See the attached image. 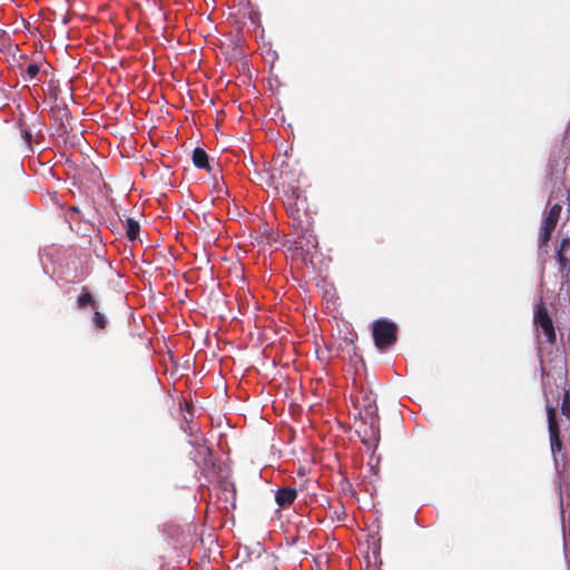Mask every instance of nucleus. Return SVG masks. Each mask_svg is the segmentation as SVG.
<instances>
[{
    "label": "nucleus",
    "instance_id": "1",
    "mask_svg": "<svg viewBox=\"0 0 570 570\" xmlns=\"http://www.w3.org/2000/svg\"><path fill=\"white\" fill-rule=\"evenodd\" d=\"M542 383H544L548 434H550V446L552 456H554L556 471H566L564 462H562L564 460V454L562 453V441L560 436V423L557 419V409L560 406L561 415L570 420V395L561 385L548 387L547 382Z\"/></svg>",
    "mask_w": 570,
    "mask_h": 570
},
{
    "label": "nucleus",
    "instance_id": "2",
    "mask_svg": "<svg viewBox=\"0 0 570 570\" xmlns=\"http://www.w3.org/2000/svg\"><path fill=\"white\" fill-rule=\"evenodd\" d=\"M557 475H559V504L561 530H563L564 559L568 570H570V475L566 471H559Z\"/></svg>",
    "mask_w": 570,
    "mask_h": 570
},
{
    "label": "nucleus",
    "instance_id": "3",
    "mask_svg": "<svg viewBox=\"0 0 570 570\" xmlns=\"http://www.w3.org/2000/svg\"><path fill=\"white\" fill-rule=\"evenodd\" d=\"M374 345L379 351L389 350L397 341V325L387 320H375L373 323Z\"/></svg>",
    "mask_w": 570,
    "mask_h": 570
},
{
    "label": "nucleus",
    "instance_id": "4",
    "mask_svg": "<svg viewBox=\"0 0 570 570\" xmlns=\"http://www.w3.org/2000/svg\"><path fill=\"white\" fill-rule=\"evenodd\" d=\"M564 163H562L559 157L551 155L550 158H548L547 184L550 185L551 187L548 204H551V199L556 198L558 195L562 193V187L564 186V180H562V176L564 175Z\"/></svg>",
    "mask_w": 570,
    "mask_h": 570
},
{
    "label": "nucleus",
    "instance_id": "5",
    "mask_svg": "<svg viewBox=\"0 0 570 570\" xmlns=\"http://www.w3.org/2000/svg\"><path fill=\"white\" fill-rule=\"evenodd\" d=\"M361 424L356 434L361 439V443L367 449L375 450L380 442V417L377 416H360Z\"/></svg>",
    "mask_w": 570,
    "mask_h": 570
},
{
    "label": "nucleus",
    "instance_id": "6",
    "mask_svg": "<svg viewBox=\"0 0 570 570\" xmlns=\"http://www.w3.org/2000/svg\"><path fill=\"white\" fill-rule=\"evenodd\" d=\"M77 307L78 309H92V324L97 330H104L107 327L108 320L107 316L99 313V303L94 297V295L88 291L87 287H82L81 294L78 295L77 298Z\"/></svg>",
    "mask_w": 570,
    "mask_h": 570
},
{
    "label": "nucleus",
    "instance_id": "7",
    "mask_svg": "<svg viewBox=\"0 0 570 570\" xmlns=\"http://www.w3.org/2000/svg\"><path fill=\"white\" fill-rule=\"evenodd\" d=\"M355 406L360 407V416H377L376 395L368 385H361L355 395Z\"/></svg>",
    "mask_w": 570,
    "mask_h": 570
},
{
    "label": "nucleus",
    "instance_id": "8",
    "mask_svg": "<svg viewBox=\"0 0 570 570\" xmlns=\"http://www.w3.org/2000/svg\"><path fill=\"white\" fill-rule=\"evenodd\" d=\"M561 206L559 203L552 204L548 210L544 213V217H542L541 228H540V237H538V243L540 246H543L551 239L552 232L556 229L557 222L560 218Z\"/></svg>",
    "mask_w": 570,
    "mask_h": 570
},
{
    "label": "nucleus",
    "instance_id": "9",
    "mask_svg": "<svg viewBox=\"0 0 570 570\" xmlns=\"http://www.w3.org/2000/svg\"><path fill=\"white\" fill-rule=\"evenodd\" d=\"M534 324L537 328L541 330L542 334H544L547 343H556V331L553 330L552 320L541 298L538 299V304L535 305Z\"/></svg>",
    "mask_w": 570,
    "mask_h": 570
},
{
    "label": "nucleus",
    "instance_id": "10",
    "mask_svg": "<svg viewBox=\"0 0 570 570\" xmlns=\"http://www.w3.org/2000/svg\"><path fill=\"white\" fill-rule=\"evenodd\" d=\"M197 449L198 454L202 455V460L196 462L198 471H200V474L207 480V482H212L213 478L216 476L218 472V464L216 460L213 459V450L209 446Z\"/></svg>",
    "mask_w": 570,
    "mask_h": 570
},
{
    "label": "nucleus",
    "instance_id": "11",
    "mask_svg": "<svg viewBox=\"0 0 570 570\" xmlns=\"http://www.w3.org/2000/svg\"><path fill=\"white\" fill-rule=\"evenodd\" d=\"M556 262L559 265L560 277L564 279L570 273V237L561 239L556 249Z\"/></svg>",
    "mask_w": 570,
    "mask_h": 570
},
{
    "label": "nucleus",
    "instance_id": "12",
    "mask_svg": "<svg viewBox=\"0 0 570 570\" xmlns=\"http://www.w3.org/2000/svg\"><path fill=\"white\" fill-rule=\"evenodd\" d=\"M274 499L275 503H277L281 509H285L292 505L294 500L297 499V490L289 487L279 488L275 491Z\"/></svg>",
    "mask_w": 570,
    "mask_h": 570
},
{
    "label": "nucleus",
    "instance_id": "13",
    "mask_svg": "<svg viewBox=\"0 0 570 570\" xmlns=\"http://www.w3.org/2000/svg\"><path fill=\"white\" fill-rule=\"evenodd\" d=\"M118 219H120L122 226H125L127 240L135 244L140 234V224L138 220L132 217H125V219H122L120 216H118Z\"/></svg>",
    "mask_w": 570,
    "mask_h": 570
},
{
    "label": "nucleus",
    "instance_id": "14",
    "mask_svg": "<svg viewBox=\"0 0 570 570\" xmlns=\"http://www.w3.org/2000/svg\"><path fill=\"white\" fill-rule=\"evenodd\" d=\"M294 244H296V248L298 250L306 253V255H311L312 250L317 246V239L314 235L304 232L302 235L297 236V239L294 242Z\"/></svg>",
    "mask_w": 570,
    "mask_h": 570
},
{
    "label": "nucleus",
    "instance_id": "15",
    "mask_svg": "<svg viewBox=\"0 0 570 570\" xmlns=\"http://www.w3.org/2000/svg\"><path fill=\"white\" fill-rule=\"evenodd\" d=\"M181 429H183L184 433L188 434V436H189V444H191L196 449L204 448V445H203V442H204L203 433H200L198 430L193 428V425H190V422L187 419H185L184 423L181 424Z\"/></svg>",
    "mask_w": 570,
    "mask_h": 570
},
{
    "label": "nucleus",
    "instance_id": "16",
    "mask_svg": "<svg viewBox=\"0 0 570 570\" xmlns=\"http://www.w3.org/2000/svg\"><path fill=\"white\" fill-rule=\"evenodd\" d=\"M193 164H194V167H196L198 169L206 170L207 173L213 171V167L209 164V158H208L207 153L199 147H196L193 150Z\"/></svg>",
    "mask_w": 570,
    "mask_h": 570
},
{
    "label": "nucleus",
    "instance_id": "17",
    "mask_svg": "<svg viewBox=\"0 0 570 570\" xmlns=\"http://www.w3.org/2000/svg\"><path fill=\"white\" fill-rule=\"evenodd\" d=\"M40 72V67L36 62H31L27 65L26 68L21 71V77L24 81H32L36 79L37 75Z\"/></svg>",
    "mask_w": 570,
    "mask_h": 570
},
{
    "label": "nucleus",
    "instance_id": "18",
    "mask_svg": "<svg viewBox=\"0 0 570 570\" xmlns=\"http://www.w3.org/2000/svg\"><path fill=\"white\" fill-rule=\"evenodd\" d=\"M288 199L294 200V206H298V203H302L305 200V198L302 199V190L298 187H293L292 191H289Z\"/></svg>",
    "mask_w": 570,
    "mask_h": 570
},
{
    "label": "nucleus",
    "instance_id": "19",
    "mask_svg": "<svg viewBox=\"0 0 570 570\" xmlns=\"http://www.w3.org/2000/svg\"><path fill=\"white\" fill-rule=\"evenodd\" d=\"M277 561L278 558L275 554H265V567H267L268 570H278Z\"/></svg>",
    "mask_w": 570,
    "mask_h": 570
},
{
    "label": "nucleus",
    "instance_id": "20",
    "mask_svg": "<svg viewBox=\"0 0 570 570\" xmlns=\"http://www.w3.org/2000/svg\"><path fill=\"white\" fill-rule=\"evenodd\" d=\"M21 135H22V139H24V141H26L27 144H30V142H31L32 136H31V132H30V131H28V130H22Z\"/></svg>",
    "mask_w": 570,
    "mask_h": 570
},
{
    "label": "nucleus",
    "instance_id": "21",
    "mask_svg": "<svg viewBox=\"0 0 570 570\" xmlns=\"http://www.w3.org/2000/svg\"><path fill=\"white\" fill-rule=\"evenodd\" d=\"M297 540H298V538H297V537H293V538L288 539L287 544H288L289 547H294V546H296V544H297Z\"/></svg>",
    "mask_w": 570,
    "mask_h": 570
},
{
    "label": "nucleus",
    "instance_id": "22",
    "mask_svg": "<svg viewBox=\"0 0 570 570\" xmlns=\"http://www.w3.org/2000/svg\"><path fill=\"white\" fill-rule=\"evenodd\" d=\"M557 363H559V364H560V365H559V368H560V371H562V364H564V360H562V356H561V355H559V360H557Z\"/></svg>",
    "mask_w": 570,
    "mask_h": 570
},
{
    "label": "nucleus",
    "instance_id": "23",
    "mask_svg": "<svg viewBox=\"0 0 570 570\" xmlns=\"http://www.w3.org/2000/svg\"><path fill=\"white\" fill-rule=\"evenodd\" d=\"M542 380L548 379V374L546 373V367L541 364Z\"/></svg>",
    "mask_w": 570,
    "mask_h": 570
},
{
    "label": "nucleus",
    "instance_id": "24",
    "mask_svg": "<svg viewBox=\"0 0 570 570\" xmlns=\"http://www.w3.org/2000/svg\"><path fill=\"white\" fill-rule=\"evenodd\" d=\"M564 193H566V194H568V198H566V199H568V205H569V207H570V189H569V188H566V189H564Z\"/></svg>",
    "mask_w": 570,
    "mask_h": 570
},
{
    "label": "nucleus",
    "instance_id": "25",
    "mask_svg": "<svg viewBox=\"0 0 570 570\" xmlns=\"http://www.w3.org/2000/svg\"><path fill=\"white\" fill-rule=\"evenodd\" d=\"M63 112H65V116H69V109H68V107H65V108H63Z\"/></svg>",
    "mask_w": 570,
    "mask_h": 570
}]
</instances>
